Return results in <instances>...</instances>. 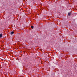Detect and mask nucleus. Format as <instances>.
Segmentation results:
<instances>
[{
    "label": "nucleus",
    "instance_id": "obj_1",
    "mask_svg": "<svg viewBox=\"0 0 77 77\" xmlns=\"http://www.w3.org/2000/svg\"><path fill=\"white\" fill-rule=\"evenodd\" d=\"M71 13H68V16H70V15H71Z\"/></svg>",
    "mask_w": 77,
    "mask_h": 77
},
{
    "label": "nucleus",
    "instance_id": "obj_2",
    "mask_svg": "<svg viewBox=\"0 0 77 77\" xmlns=\"http://www.w3.org/2000/svg\"><path fill=\"white\" fill-rule=\"evenodd\" d=\"M14 32H13V31H12L11 32V35H13V34H14Z\"/></svg>",
    "mask_w": 77,
    "mask_h": 77
},
{
    "label": "nucleus",
    "instance_id": "obj_3",
    "mask_svg": "<svg viewBox=\"0 0 77 77\" xmlns=\"http://www.w3.org/2000/svg\"><path fill=\"white\" fill-rule=\"evenodd\" d=\"M2 36H3V34H0V38H2Z\"/></svg>",
    "mask_w": 77,
    "mask_h": 77
},
{
    "label": "nucleus",
    "instance_id": "obj_4",
    "mask_svg": "<svg viewBox=\"0 0 77 77\" xmlns=\"http://www.w3.org/2000/svg\"><path fill=\"white\" fill-rule=\"evenodd\" d=\"M31 28H32V29H33V28H34V27L33 26H31Z\"/></svg>",
    "mask_w": 77,
    "mask_h": 77
}]
</instances>
